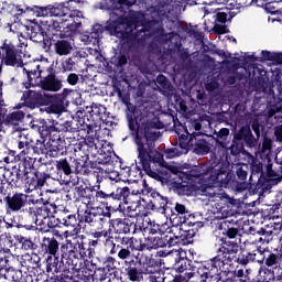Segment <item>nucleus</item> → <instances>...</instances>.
<instances>
[{
	"mask_svg": "<svg viewBox=\"0 0 282 282\" xmlns=\"http://www.w3.org/2000/svg\"><path fill=\"white\" fill-rule=\"evenodd\" d=\"M78 2L76 0H69L57 7H37L35 9L36 17H54L53 28L56 31L65 30L64 23H67L66 31H64L63 36H72L75 34L76 30L80 28L79 19H83V13L76 8H78Z\"/></svg>",
	"mask_w": 282,
	"mask_h": 282,
	"instance_id": "1",
	"label": "nucleus"
},
{
	"mask_svg": "<svg viewBox=\"0 0 282 282\" xmlns=\"http://www.w3.org/2000/svg\"><path fill=\"white\" fill-rule=\"evenodd\" d=\"M155 21L158 20L149 21V14L144 15L140 12L131 11L129 18H119L117 21L110 20L107 22L106 28L109 30L110 34H120V32L129 34L140 26H142L141 30H149Z\"/></svg>",
	"mask_w": 282,
	"mask_h": 282,
	"instance_id": "2",
	"label": "nucleus"
},
{
	"mask_svg": "<svg viewBox=\"0 0 282 282\" xmlns=\"http://www.w3.org/2000/svg\"><path fill=\"white\" fill-rule=\"evenodd\" d=\"M188 151H193L197 155H206L210 151V148H208V143L204 139H197L195 137H192L188 142H186V139L184 137H181L180 139V147L174 148L170 150L166 153V158H175L177 155H186Z\"/></svg>",
	"mask_w": 282,
	"mask_h": 282,
	"instance_id": "3",
	"label": "nucleus"
},
{
	"mask_svg": "<svg viewBox=\"0 0 282 282\" xmlns=\"http://www.w3.org/2000/svg\"><path fill=\"white\" fill-rule=\"evenodd\" d=\"M155 138V133L150 128H139L137 131V147L139 151V158L143 161L153 160V139Z\"/></svg>",
	"mask_w": 282,
	"mask_h": 282,
	"instance_id": "4",
	"label": "nucleus"
},
{
	"mask_svg": "<svg viewBox=\"0 0 282 282\" xmlns=\"http://www.w3.org/2000/svg\"><path fill=\"white\" fill-rule=\"evenodd\" d=\"M22 100L26 107L34 109L39 105H45L47 102V97L44 95L43 90H28L23 94Z\"/></svg>",
	"mask_w": 282,
	"mask_h": 282,
	"instance_id": "5",
	"label": "nucleus"
},
{
	"mask_svg": "<svg viewBox=\"0 0 282 282\" xmlns=\"http://www.w3.org/2000/svg\"><path fill=\"white\" fill-rule=\"evenodd\" d=\"M135 3V0H104L101 10H121L129 8Z\"/></svg>",
	"mask_w": 282,
	"mask_h": 282,
	"instance_id": "6",
	"label": "nucleus"
},
{
	"mask_svg": "<svg viewBox=\"0 0 282 282\" xmlns=\"http://www.w3.org/2000/svg\"><path fill=\"white\" fill-rule=\"evenodd\" d=\"M41 87L45 91H61V89H63V84L61 80L56 79V77L51 75L43 79Z\"/></svg>",
	"mask_w": 282,
	"mask_h": 282,
	"instance_id": "7",
	"label": "nucleus"
},
{
	"mask_svg": "<svg viewBox=\"0 0 282 282\" xmlns=\"http://www.w3.org/2000/svg\"><path fill=\"white\" fill-rule=\"evenodd\" d=\"M25 195L23 194H15L12 197H8V206L11 208V210H21L25 204Z\"/></svg>",
	"mask_w": 282,
	"mask_h": 282,
	"instance_id": "8",
	"label": "nucleus"
},
{
	"mask_svg": "<svg viewBox=\"0 0 282 282\" xmlns=\"http://www.w3.org/2000/svg\"><path fill=\"white\" fill-rule=\"evenodd\" d=\"M100 34H102V25L100 24H95L93 28H91V32L88 33H84L80 39L84 43H91L94 40L96 39H100Z\"/></svg>",
	"mask_w": 282,
	"mask_h": 282,
	"instance_id": "9",
	"label": "nucleus"
},
{
	"mask_svg": "<svg viewBox=\"0 0 282 282\" xmlns=\"http://www.w3.org/2000/svg\"><path fill=\"white\" fill-rule=\"evenodd\" d=\"M24 72H26L29 80H32L33 78H41V73L43 70L41 69V64H39V62H33L25 65Z\"/></svg>",
	"mask_w": 282,
	"mask_h": 282,
	"instance_id": "10",
	"label": "nucleus"
},
{
	"mask_svg": "<svg viewBox=\"0 0 282 282\" xmlns=\"http://www.w3.org/2000/svg\"><path fill=\"white\" fill-rule=\"evenodd\" d=\"M2 52L6 53V56L1 58V61L4 62V65L14 67V65L19 63L17 62V53H14V46H4Z\"/></svg>",
	"mask_w": 282,
	"mask_h": 282,
	"instance_id": "11",
	"label": "nucleus"
},
{
	"mask_svg": "<svg viewBox=\"0 0 282 282\" xmlns=\"http://www.w3.org/2000/svg\"><path fill=\"white\" fill-rule=\"evenodd\" d=\"M55 50L59 56H67V54L72 52L73 47L67 41H58L55 44Z\"/></svg>",
	"mask_w": 282,
	"mask_h": 282,
	"instance_id": "12",
	"label": "nucleus"
},
{
	"mask_svg": "<svg viewBox=\"0 0 282 282\" xmlns=\"http://www.w3.org/2000/svg\"><path fill=\"white\" fill-rule=\"evenodd\" d=\"M229 260L226 256H218L214 259V267L220 270V272H226L228 270Z\"/></svg>",
	"mask_w": 282,
	"mask_h": 282,
	"instance_id": "13",
	"label": "nucleus"
},
{
	"mask_svg": "<svg viewBox=\"0 0 282 282\" xmlns=\"http://www.w3.org/2000/svg\"><path fill=\"white\" fill-rule=\"evenodd\" d=\"M23 118H25V113H23L21 110H18L9 115L8 122L10 124H17V122H20V120H23Z\"/></svg>",
	"mask_w": 282,
	"mask_h": 282,
	"instance_id": "14",
	"label": "nucleus"
},
{
	"mask_svg": "<svg viewBox=\"0 0 282 282\" xmlns=\"http://www.w3.org/2000/svg\"><path fill=\"white\" fill-rule=\"evenodd\" d=\"M57 169H62L65 175H72V166H69V163L67 162L66 159L58 161Z\"/></svg>",
	"mask_w": 282,
	"mask_h": 282,
	"instance_id": "15",
	"label": "nucleus"
},
{
	"mask_svg": "<svg viewBox=\"0 0 282 282\" xmlns=\"http://www.w3.org/2000/svg\"><path fill=\"white\" fill-rule=\"evenodd\" d=\"M128 276L130 281H142V273L138 272V269L135 268L128 270Z\"/></svg>",
	"mask_w": 282,
	"mask_h": 282,
	"instance_id": "16",
	"label": "nucleus"
},
{
	"mask_svg": "<svg viewBox=\"0 0 282 282\" xmlns=\"http://www.w3.org/2000/svg\"><path fill=\"white\" fill-rule=\"evenodd\" d=\"M250 133H251L250 127H243L236 134V140H243V138H248V135H250Z\"/></svg>",
	"mask_w": 282,
	"mask_h": 282,
	"instance_id": "17",
	"label": "nucleus"
},
{
	"mask_svg": "<svg viewBox=\"0 0 282 282\" xmlns=\"http://www.w3.org/2000/svg\"><path fill=\"white\" fill-rule=\"evenodd\" d=\"M48 252L51 254H56V252H58V241L56 240H50L48 242Z\"/></svg>",
	"mask_w": 282,
	"mask_h": 282,
	"instance_id": "18",
	"label": "nucleus"
},
{
	"mask_svg": "<svg viewBox=\"0 0 282 282\" xmlns=\"http://www.w3.org/2000/svg\"><path fill=\"white\" fill-rule=\"evenodd\" d=\"M267 265L269 268H272V265H276V254L272 253L267 258L265 261Z\"/></svg>",
	"mask_w": 282,
	"mask_h": 282,
	"instance_id": "19",
	"label": "nucleus"
},
{
	"mask_svg": "<svg viewBox=\"0 0 282 282\" xmlns=\"http://www.w3.org/2000/svg\"><path fill=\"white\" fill-rule=\"evenodd\" d=\"M130 256H131V251L129 249H121L118 252L119 259H122V260L128 259Z\"/></svg>",
	"mask_w": 282,
	"mask_h": 282,
	"instance_id": "20",
	"label": "nucleus"
},
{
	"mask_svg": "<svg viewBox=\"0 0 282 282\" xmlns=\"http://www.w3.org/2000/svg\"><path fill=\"white\" fill-rule=\"evenodd\" d=\"M214 31L217 32V34H226V32H228V29H226V25L216 24L214 26Z\"/></svg>",
	"mask_w": 282,
	"mask_h": 282,
	"instance_id": "21",
	"label": "nucleus"
},
{
	"mask_svg": "<svg viewBox=\"0 0 282 282\" xmlns=\"http://www.w3.org/2000/svg\"><path fill=\"white\" fill-rule=\"evenodd\" d=\"M272 53L268 52V51H262L261 55H260V61H270L272 58Z\"/></svg>",
	"mask_w": 282,
	"mask_h": 282,
	"instance_id": "22",
	"label": "nucleus"
},
{
	"mask_svg": "<svg viewBox=\"0 0 282 282\" xmlns=\"http://www.w3.org/2000/svg\"><path fill=\"white\" fill-rule=\"evenodd\" d=\"M67 80L69 85H76V83H78V75L72 73L68 75Z\"/></svg>",
	"mask_w": 282,
	"mask_h": 282,
	"instance_id": "23",
	"label": "nucleus"
},
{
	"mask_svg": "<svg viewBox=\"0 0 282 282\" xmlns=\"http://www.w3.org/2000/svg\"><path fill=\"white\" fill-rule=\"evenodd\" d=\"M226 19H228V14H226V12L217 13V21L219 23H226Z\"/></svg>",
	"mask_w": 282,
	"mask_h": 282,
	"instance_id": "24",
	"label": "nucleus"
},
{
	"mask_svg": "<svg viewBox=\"0 0 282 282\" xmlns=\"http://www.w3.org/2000/svg\"><path fill=\"white\" fill-rule=\"evenodd\" d=\"M271 142L268 139H264L262 144V152L265 153V151H270Z\"/></svg>",
	"mask_w": 282,
	"mask_h": 282,
	"instance_id": "25",
	"label": "nucleus"
},
{
	"mask_svg": "<svg viewBox=\"0 0 282 282\" xmlns=\"http://www.w3.org/2000/svg\"><path fill=\"white\" fill-rule=\"evenodd\" d=\"M175 210H176V213H180L181 215H184V213H186V207L182 204H176Z\"/></svg>",
	"mask_w": 282,
	"mask_h": 282,
	"instance_id": "26",
	"label": "nucleus"
},
{
	"mask_svg": "<svg viewBox=\"0 0 282 282\" xmlns=\"http://www.w3.org/2000/svg\"><path fill=\"white\" fill-rule=\"evenodd\" d=\"M227 237H229V239H235V237H237V229L236 228H230L227 231Z\"/></svg>",
	"mask_w": 282,
	"mask_h": 282,
	"instance_id": "27",
	"label": "nucleus"
},
{
	"mask_svg": "<svg viewBox=\"0 0 282 282\" xmlns=\"http://www.w3.org/2000/svg\"><path fill=\"white\" fill-rule=\"evenodd\" d=\"M230 134V130H228V128H223L220 131H219V137L220 138H226L227 135Z\"/></svg>",
	"mask_w": 282,
	"mask_h": 282,
	"instance_id": "28",
	"label": "nucleus"
},
{
	"mask_svg": "<svg viewBox=\"0 0 282 282\" xmlns=\"http://www.w3.org/2000/svg\"><path fill=\"white\" fill-rule=\"evenodd\" d=\"M252 129H253L256 135L259 138L261 135V131L259 130V123L254 122L252 124Z\"/></svg>",
	"mask_w": 282,
	"mask_h": 282,
	"instance_id": "29",
	"label": "nucleus"
},
{
	"mask_svg": "<svg viewBox=\"0 0 282 282\" xmlns=\"http://www.w3.org/2000/svg\"><path fill=\"white\" fill-rule=\"evenodd\" d=\"M51 109L53 113H61V111H63V108L61 106H55V105H53Z\"/></svg>",
	"mask_w": 282,
	"mask_h": 282,
	"instance_id": "30",
	"label": "nucleus"
},
{
	"mask_svg": "<svg viewBox=\"0 0 282 282\" xmlns=\"http://www.w3.org/2000/svg\"><path fill=\"white\" fill-rule=\"evenodd\" d=\"M275 135H276L278 140H282V126L276 128Z\"/></svg>",
	"mask_w": 282,
	"mask_h": 282,
	"instance_id": "31",
	"label": "nucleus"
},
{
	"mask_svg": "<svg viewBox=\"0 0 282 282\" xmlns=\"http://www.w3.org/2000/svg\"><path fill=\"white\" fill-rule=\"evenodd\" d=\"M119 65H127V56L119 57Z\"/></svg>",
	"mask_w": 282,
	"mask_h": 282,
	"instance_id": "32",
	"label": "nucleus"
},
{
	"mask_svg": "<svg viewBox=\"0 0 282 282\" xmlns=\"http://www.w3.org/2000/svg\"><path fill=\"white\" fill-rule=\"evenodd\" d=\"M37 186H45V178L37 177Z\"/></svg>",
	"mask_w": 282,
	"mask_h": 282,
	"instance_id": "33",
	"label": "nucleus"
},
{
	"mask_svg": "<svg viewBox=\"0 0 282 282\" xmlns=\"http://www.w3.org/2000/svg\"><path fill=\"white\" fill-rule=\"evenodd\" d=\"M164 80H166V77H164V75H160V76L156 78V82H158V83H164Z\"/></svg>",
	"mask_w": 282,
	"mask_h": 282,
	"instance_id": "34",
	"label": "nucleus"
},
{
	"mask_svg": "<svg viewBox=\"0 0 282 282\" xmlns=\"http://www.w3.org/2000/svg\"><path fill=\"white\" fill-rule=\"evenodd\" d=\"M184 192L183 195H191V192L186 189L185 185H183Z\"/></svg>",
	"mask_w": 282,
	"mask_h": 282,
	"instance_id": "35",
	"label": "nucleus"
},
{
	"mask_svg": "<svg viewBox=\"0 0 282 282\" xmlns=\"http://www.w3.org/2000/svg\"><path fill=\"white\" fill-rule=\"evenodd\" d=\"M207 89H217V84H214L213 86L207 85Z\"/></svg>",
	"mask_w": 282,
	"mask_h": 282,
	"instance_id": "36",
	"label": "nucleus"
},
{
	"mask_svg": "<svg viewBox=\"0 0 282 282\" xmlns=\"http://www.w3.org/2000/svg\"><path fill=\"white\" fill-rule=\"evenodd\" d=\"M278 62L282 63V53L278 55Z\"/></svg>",
	"mask_w": 282,
	"mask_h": 282,
	"instance_id": "37",
	"label": "nucleus"
},
{
	"mask_svg": "<svg viewBox=\"0 0 282 282\" xmlns=\"http://www.w3.org/2000/svg\"><path fill=\"white\" fill-rule=\"evenodd\" d=\"M170 171H171V173H177V171H175V169L173 167V166H170Z\"/></svg>",
	"mask_w": 282,
	"mask_h": 282,
	"instance_id": "38",
	"label": "nucleus"
},
{
	"mask_svg": "<svg viewBox=\"0 0 282 282\" xmlns=\"http://www.w3.org/2000/svg\"><path fill=\"white\" fill-rule=\"evenodd\" d=\"M261 1H262V0H256V3H257L258 6H263V4L261 3Z\"/></svg>",
	"mask_w": 282,
	"mask_h": 282,
	"instance_id": "39",
	"label": "nucleus"
},
{
	"mask_svg": "<svg viewBox=\"0 0 282 282\" xmlns=\"http://www.w3.org/2000/svg\"><path fill=\"white\" fill-rule=\"evenodd\" d=\"M195 129H196V131H199L200 126H199V124H196V126H195Z\"/></svg>",
	"mask_w": 282,
	"mask_h": 282,
	"instance_id": "40",
	"label": "nucleus"
},
{
	"mask_svg": "<svg viewBox=\"0 0 282 282\" xmlns=\"http://www.w3.org/2000/svg\"><path fill=\"white\" fill-rule=\"evenodd\" d=\"M250 61H257V58H254V55H251Z\"/></svg>",
	"mask_w": 282,
	"mask_h": 282,
	"instance_id": "41",
	"label": "nucleus"
},
{
	"mask_svg": "<svg viewBox=\"0 0 282 282\" xmlns=\"http://www.w3.org/2000/svg\"><path fill=\"white\" fill-rule=\"evenodd\" d=\"M24 85H25L26 89H28V87H30V85H28V84H24Z\"/></svg>",
	"mask_w": 282,
	"mask_h": 282,
	"instance_id": "42",
	"label": "nucleus"
},
{
	"mask_svg": "<svg viewBox=\"0 0 282 282\" xmlns=\"http://www.w3.org/2000/svg\"><path fill=\"white\" fill-rule=\"evenodd\" d=\"M162 14H164V13H162V12L159 13L160 17H162Z\"/></svg>",
	"mask_w": 282,
	"mask_h": 282,
	"instance_id": "43",
	"label": "nucleus"
},
{
	"mask_svg": "<svg viewBox=\"0 0 282 282\" xmlns=\"http://www.w3.org/2000/svg\"><path fill=\"white\" fill-rule=\"evenodd\" d=\"M34 127H39V126H36V124H33V126H32V128L34 129Z\"/></svg>",
	"mask_w": 282,
	"mask_h": 282,
	"instance_id": "44",
	"label": "nucleus"
},
{
	"mask_svg": "<svg viewBox=\"0 0 282 282\" xmlns=\"http://www.w3.org/2000/svg\"><path fill=\"white\" fill-rule=\"evenodd\" d=\"M206 279H207V281H209V280H210V278H208V276H206Z\"/></svg>",
	"mask_w": 282,
	"mask_h": 282,
	"instance_id": "45",
	"label": "nucleus"
},
{
	"mask_svg": "<svg viewBox=\"0 0 282 282\" xmlns=\"http://www.w3.org/2000/svg\"><path fill=\"white\" fill-rule=\"evenodd\" d=\"M216 180H219V176H217Z\"/></svg>",
	"mask_w": 282,
	"mask_h": 282,
	"instance_id": "46",
	"label": "nucleus"
},
{
	"mask_svg": "<svg viewBox=\"0 0 282 282\" xmlns=\"http://www.w3.org/2000/svg\"><path fill=\"white\" fill-rule=\"evenodd\" d=\"M0 72H1V65H0Z\"/></svg>",
	"mask_w": 282,
	"mask_h": 282,
	"instance_id": "47",
	"label": "nucleus"
},
{
	"mask_svg": "<svg viewBox=\"0 0 282 282\" xmlns=\"http://www.w3.org/2000/svg\"><path fill=\"white\" fill-rule=\"evenodd\" d=\"M203 282H206V280H203Z\"/></svg>",
	"mask_w": 282,
	"mask_h": 282,
	"instance_id": "48",
	"label": "nucleus"
}]
</instances>
